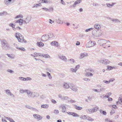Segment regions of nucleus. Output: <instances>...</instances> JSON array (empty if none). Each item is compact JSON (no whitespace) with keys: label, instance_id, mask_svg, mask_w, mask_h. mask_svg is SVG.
<instances>
[{"label":"nucleus","instance_id":"c756f323","mask_svg":"<svg viewBox=\"0 0 122 122\" xmlns=\"http://www.w3.org/2000/svg\"><path fill=\"white\" fill-rule=\"evenodd\" d=\"M7 43L6 42H5V41H3L2 43V47L3 49H5V46Z\"/></svg>","mask_w":122,"mask_h":122},{"label":"nucleus","instance_id":"9b49d317","mask_svg":"<svg viewBox=\"0 0 122 122\" xmlns=\"http://www.w3.org/2000/svg\"><path fill=\"white\" fill-rule=\"evenodd\" d=\"M58 57L60 59L63 61H67V58L66 56L62 55H58Z\"/></svg>","mask_w":122,"mask_h":122},{"label":"nucleus","instance_id":"412c9836","mask_svg":"<svg viewBox=\"0 0 122 122\" xmlns=\"http://www.w3.org/2000/svg\"><path fill=\"white\" fill-rule=\"evenodd\" d=\"M28 89H20L19 90V92L21 94H23L24 93H27L28 91Z\"/></svg>","mask_w":122,"mask_h":122},{"label":"nucleus","instance_id":"20e7f679","mask_svg":"<svg viewBox=\"0 0 122 122\" xmlns=\"http://www.w3.org/2000/svg\"><path fill=\"white\" fill-rule=\"evenodd\" d=\"M106 40L102 39L99 40L97 41V43L100 46H103L104 44L107 43Z\"/></svg>","mask_w":122,"mask_h":122},{"label":"nucleus","instance_id":"c03bdc74","mask_svg":"<svg viewBox=\"0 0 122 122\" xmlns=\"http://www.w3.org/2000/svg\"><path fill=\"white\" fill-rule=\"evenodd\" d=\"M105 122H113L109 118H106L105 119Z\"/></svg>","mask_w":122,"mask_h":122},{"label":"nucleus","instance_id":"f3484780","mask_svg":"<svg viewBox=\"0 0 122 122\" xmlns=\"http://www.w3.org/2000/svg\"><path fill=\"white\" fill-rule=\"evenodd\" d=\"M88 56V54L87 53H82L80 54V58L81 59H82L85 56Z\"/></svg>","mask_w":122,"mask_h":122},{"label":"nucleus","instance_id":"dca6fc26","mask_svg":"<svg viewBox=\"0 0 122 122\" xmlns=\"http://www.w3.org/2000/svg\"><path fill=\"white\" fill-rule=\"evenodd\" d=\"M119 103L120 104L122 105V94L118 98V101L117 102V104Z\"/></svg>","mask_w":122,"mask_h":122},{"label":"nucleus","instance_id":"58836bf2","mask_svg":"<svg viewBox=\"0 0 122 122\" xmlns=\"http://www.w3.org/2000/svg\"><path fill=\"white\" fill-rule=\"evenodd\" d=\"M114 68V67H113L111 66H108L107 67V70H112V69L113 68Z\"/></svg>","mask_w":122,"mask_h":122},{"label":"nucleus","instance_id":"e433bc0d","mask_svg":"<svg viewBox=\"0 0 122 122\" xmlns=\"http://www.w3.org/2000/svg\"><path fill=\"white\" fill-rule=\"evenodd\" d=\"M6 71L7 72L10 73L11 74H13L14 73V71L12 70L8 69L6 70Z\"/></svg>","mask_w":122,"mask_h":122},{"label":"nucleus","instance_id":"de8ad7c7","mask_svg":"<svg viewBox=\"0 0 122 122\" xmlns=\"http://www.w3.org/2000/svg\"><path fill=\"white\" fill-rule=\"evenodd\" d=\"M105 64L107 65L109 64L110 63V61L109 60L105 59Z\"/></svg>","mask_w":122,"mask_h":122},{"label":"nucleus","instance_id":"49530a36","mask_svg":"<svg viewBox=\"0 0 122 122\" xmlns=\"http://www.w3.org/2000/svg\"><path fill=\"white\" fill-rule=\"evenodd\" d=\"M23 18V16L22 15H19L16 16L15 17V19L17 18Z\"/></svg>","mask_w":122,"mask_h":122},{"label":"nucleus","instance_id":"09e8293b","mask_svg":"<svg viewBox=\"0 0 122 122\" xmlns=\"http://www.w3.org/2000/svg\"><path fill=\"white\" fill-rule=\"evenodd\" d=\"M26 107L28 108H29L31 109H32L33 110H37L36 109H35L32 107H31L29 106H26Z\"/></svg>","mask_w":122,"mask_h":122},{"label":"nucleus","instance_id":"f704fd0d","mask_svg":"<svg viewBox=\"0 0 122 122\" xmlns=\"http://www.w3.org/2000/svg\"><path fill=\"white\" fill-rule=\"evenodd\" d=\"M69 97L66 96H63V97L62 98V100H69Z\"/></svg>","mask_w":122,"mask_h":122},{"label":"nucleus","instance_id":"603ef678","mask_svg":"<svg viewBox=\"0 0 122 122\" xmlns=\"http://www.w3.org/2000/svg\"><path fill=\"white\" fill-rule=\"evenodd\" d=\"M46 73H47V75L49 77V78L50 79H51L52 78V77H51V76L49 72H47Z\"/></svg>","mask_w":122,"mask_h":122},{"label":"nucleus","instance_id":"39448f33","mask_svg":"<svg viewBox=\"0 0 122 122\" xmlns=\"http://www.w3.org/2000/svg\"><path fill=\"white\" fill-rule=\"evenodd\" d=\"M64 104H61L59 107L61 109V111L62 112H65L66 110V107Z\"/></svg>","mask_w":122,"mask_h":122},{"label":"nucleus","instance_id":"13d9d810","mask_svg":"<svg viewBox=\"0 0 122 122\" xmlns=\"http://www.w3.org/2000/svg\"><path fill=\"white\" fill-rule=\"evenodd\" d=\"M93 91L97 93H100L99 90L95 89H92Z\"/></svg>","mask_w":122,"mask_h":122},{"label":"nucleus","instance_id":"774afa93","mask_svg":"<svg viewBox=\"0 0 122 122\" xmlns=\"http://www.w3.org/2000/svg\"><path fill=\"white\" fill-rule=\"evenodd\" d=\"M8 120L11 122H15L12 118H8Z\"/></svg>","mask_w":122,"mask_h":122},{"label":"nucleus","instance_id":"5fc2aeb1","mask_svg":"<svg viewBox=\"0 0 122 122\" xmlns=\"http://www.w3.org/2000/svg\"><path fill=\"white\" fill-rule=\"evenodd\" d=\"M58 96L59 98H60L62 100V98H63V96H62L61 94H59L58 95Z\"/></svg>","mask_w":122,"mask_h":122},{"label":"nucleus","instance_id":"bf43d9fd","mask_svg":"<svg viewBox=\"0 0 122 122\" xmlns=\"http://www.w3.org/2000/svg\"><path fill=\"white\" fill-rule=\"evenodd\" d=\"M42 56H43L44 57L46 58H49L50 57V56H49V55H42Z\"/></svg>","mask_w":122,"mask_h":122},{"label":"nucleus","instance_id":"ea45409f","mask_svg":"<svg viewBox=\"0 0 122 122\" xmlns=\"http://www.w3.org/2000/svg\"><path fill=\"white\" fill-rule=\"evenodd\" d=\"M87 116H86L85 115H82L80 117V118L84 119H86Z\"/></svg>","mask_w":122,"mask_h":122},{"label":"nucleus","instance_id":"3c124183","mask_svg":"<svg viewBox=\"0 0 122 122\" xmlns=\"http://www.w3.org/2000/svg\"><path fill=\"white\" fill-rule=\"evenodd\" d=\"M56 22L58 24L61 23V20L60 18H59L58 20H56Z\"/></svg>","mask_w":122,"mask_h":122},{"label":"nucleus","instance_id":"37998d69","mask_svg":"<svg viewBox=\"0 0 122 122\" xmlns=\"http://www.w3.org/2000/svg\"><path fill=\"white\" fill-rule=\"evenodd\" d=\"M16 48L17 49L23 51H25V49L24 48H18L17 47H16Z\"/></svg>","mask_w":122,"mask_h":122},{"label":"nucleus","instance_id":"0eeeda50","mask_svg":"<svg viewBox=\"0 0 122 122\" xmlns=\"http://www.w3.org/2000/svg\"><path fill=\"white\" fill-rule=\"evenodd\" d=\"M6 94L9 96L14 97V95L12 94L10 91L9 89H7L5 90Z\"/></svg>","mask_w":122,"mask_h":122},{"label":"nucleus","instance_id":"864d4df0","mask_svg":"<svg viewBox=\"0 0 122 122\" xmlns=\"http://www.w3.org/2000/svg\"><path fill=\"white\" fill-rule=\"evenodd\" d=\"M40 99L42 100L46 98V97L44 95H41L40 96Z\"/></svg>","mask_w":122,"mask_h":122},{"label":"nucleus","instance_id":"423d86ee","mask_svg":"<svg viewBox=\"0 0 122 122\" xmlns=\"http://www.w3.org/2000/svg\"><path fill=\"white\" fill-rule=\"evenodd\" d=\"M62 87L65 89H68L70 88V85L67 82H64L63 83Z\"/></svg>","mask_w":122,"mask_h":122},{"label":"nucleus","instance_id":"4c0bfd02","mask_svg":"<svg viewBox=\"0 0 122 122\" xmlns=\"http://www.w3.org/2000/svg\"><path fill=\"white\" fill-rule=\"evenodd\" d=\"M68 101L71 103H75L76 102L75 101L69 98V100H68Z\"/></svg>","mask_w":122,"mask_h":122},{"label":"nucleus","instance_id":"5701e85b","mask_svg":"<svg viewBox=\"0 0 122 122\" xmlns=\"http://www.w3.org/2000/svg\"><path fill=\"white\" fill-rule=\"evenodd\" d=\"M85 75L88 76H93V74L91 73L87 72L85 74Z\"/></svg>","mask_w":122,"mask_h":122},{"label":"nucleus","instance_id":"4468645a","mask_svg":"<svg viewBox=\"0 0 122 122\" xmlns=\"http://www.w3.org/2000/svg\"><path fill=\"white\" fill-rule=\"evenodd\" d=\"M24 23V20L21 19H19L17 20L15 22V23H19L20 25H22L23 23Z\"/></svg>","mask_w":122,"mask_h":122},{"label":"nucleus","instance_id":"680f3d73","mask_svg":"<svg viewBox=\"0 0 122 122\" xmlns=\"http://www.w3.org/2000/svg\"><path fill=\"white\" fill-rule=\"evenodd\" d=\"M83 80L85 81H90V80L88 78H84L83 79Z\"/></svg>","mask_w":122,"mask_h":122},{"label":"nucleus","instance_id":"2f4dec72","mask_svg":"<svg viewBox=\"0 0 122 122\" xmlns=\"http://www.w3.org/2000/svg\"><path fill=\"white\" fill-rule=\"evenodd\" d=\"M37 44L39 47H42L44 46V44L41 42H38L37 43Z\"/></svg>","mask_w":122,"mask_h":122},{"label":"nucleus","instance_id":"6e6d98bb","mask_svg":"<svg viewBox=\"0 0 122 122\" xmlns=\"http://www.w3.org/2000/svg\"><path fill=\"white\" fill-rule=\"evenodd\" d=\"M41 1V3H45L47 4L48 3V1L47 0H42Z\"/></svg>","mask_w":122,"mask_h":122},{"label":"nucleus","instance_id":"cd10ccee","mask_svg":"<svg viewBox=\"0 0 122 122\" xmlns=\"http://www.w3.org/2000/svg\"><path fill=\"white\" fill-rule=\"evenodd\" d=\"M105 59H103V60L101 59L100 60H98V62L103 64H105V62L106 61Z\"/></svg>","mask_w":122,"mask_h":122},{"label":"nucleus","instance_id":"f257e3e1","mask_svg":"<svg viewBox=\"0 0 122 122\" xmlns=\"http://www.w3.org/2000/svg\"><path fill=\"white\" fill-rule=\"evenodd\" d=\"M98 109V107L97 106L94 107L92 109H87L86 111L87 113L89 114H91L97 111Z\"/></svg>","mask_w":122,"mask_h":122},{"label":"nucleus","instance_id":"7c9ffc66","mask_svg":"<svg viewBox=\"0 0 122 122\" xmlns=\"http://www.w3.org/2000/svg\"><path fill=\"white\" fill-rule=\"evenodd\" d=\"M38 54V53L35 52H34L33 54H31L30 55L34 57H37L38 56V54Z\"/></svg>","mask_w":122,"mask_h":122},{"label":"nucleus","instance_id":"4be33fe9","mask_svg":"<svg viewBox=\"0 0 122 122\" xmlns=\"http://www.w3.org/2000/svg\"><path fill=\"white\" fill-rule=\"evenodd\" d=\"M95 28L97 29L98 30L101 28V26L100 25L98 24H96L94 25Z\"/></svg>","mask_w":122,"mask_h":122},{"label":"nucleus","instance_id":"a18cd8bd","mask_svg":"<svg viewBox=\"0 0 122 122\" xmlns=\"http://www.w3.org/2000/svg\"><path fill=\"white\" fill-rule=\"evenodd\" d=\"M70 71L72 72H76V69L73 68H71L70 69Z\"/></svg>","mask_w":122,"mask_h":122},{"label":"nucleus","instance_id":"9d476101","mask_svg":"<svg viewBox=\"0 0 122 122\" xmlns=\"http://www.w3.org/2000/svg\"><path fill=\"white\" fill-rule=\"evenodd\" d=\"M21 35V34L19 33H16L15 34V36L18 39V41L19 42H20L21 41L19 40V39H20V40H22V39L20 38V36Z\"/></svg>","mask_w":122,"mask_h":122},{"label":"nucleus","instance_id":"6ab92c4d","mask_svg":"<svg viewBox=\"0 0 122 122\" xmlns=\"http://www.w3.org/2000/svg\"><path fill=\"white\" fill-rule=\"evenodd\" d=\"M81 2V0H78L74 2L73 6L74 7H76V5L79 4Z\"/></svg>","mask_w":122,"mask_h":122},{"label":"nucleus","instance_id":"69168bd1","mask_svg":"<svg viewBox=\"0 0 122 122\" xmlns=\"http://www.w3.org/2000/svg\"><path fill=\"white\" fill-rule=\"evenodd\" d=\"M25 81L26 80L27 81H30L32 80V79L30 77H27L26 78H25Z\"/></svg>","mask_w":122,"mask_h":122},{"label":"nucleus","instance_id":"7ed1b4c3","mask_svg":"<svg viewBox=\"0 0 122 122\" xmlns=\"http://www.w3.org/2000/svg\"><path fill=\"white\" fill-rule=\"evenodd\" d=\"M96 42L95 41H90L86 44V47L87 48H90L95 45Z\"/></svg>","mask_w":122,"mask_h":122},{"label":"nucleus","instance_id":"338daca9","mask_svg":"<svg viewBox=\"0 0 122 122\" xmlns=\"http://www.w3.org/2000/svg\"><path fill=\"white\" fill-rule=\"evenodd\" d=\"M74 117H79V115H78V114H77V113H74Z\"/></svg>","mask_w":122,"mask_h":122},{"label":"nucleus","instance_id":"0e129e2a","mask_svg":"<svg viewBox=\"0 0 122 122\" xmlns=\"http://www.w3.org/2000/svg\"><path fill=\"white\" fill-rule=\"evenodd\" d=\"M80 65H77L76 66L75 69L77 71L79 68Z\"/></svg>","mask_w":122,"mask_h":122},{"label":"nucleus","instance_id":"8fccbe9b","mask_svg":"<svg viewBox=\"0 0 122 122\" xmlns=\"http://www.w3.org/2000/svg\"><path fill=\"white\" fill-rule=\"evenodd\" d=\"M25 78H24L23 77H19V79L21 81H25Z\"/></svg>","mask_w":122,"mask_h":122},{"label":"nucleus","instance_id":"79ce46f5","mask_svg":"<svg viewBox=\"0 0 122 122\" xmlns=\"http://www.w3.org/2000/svg\"><path fill=\"white\" fill-rule=\"evenodd\" d=\"M86 119L88 121L91 122H92L94 121V119L92 118L89 117L88 116H87Z\"/></svg>","mask_w":122,"mask_h":122},{"label":"nucleus","instance_id":"bb28decb","mask_svg":"<svg viewBox=\"0 0 122 122\" xmlns=\"http://www.w3.org/2000/svg\"><path fill=\"white\" fill-rule=\"evenodd\" d=\"M115 3H112V4H111L109 3H107L106 5L108 7L111 8L115 5Z\"/></svg>","mask_w":122,"mask_h":122},{"label":"nucleus","instance_id":"473e14b6","mask_svg":"<svg viewBox=\"0 0 122 122\" xmlns=\"http://www.w3.org/2000/svg\"><path fill=\"white\" fill-rule=\"evenodd\" d=\"M48 35V39L49 38H52L53 37H54L53 34L51 33L49 34Z\"/></svg>","mask_w":122,"mask_h":122},{"label":"nucleus","instance_id":"393cba45","mask_svg":"<svg viewBox=\"0 0 122 122\" xmlns=\"http://www.w3.org/2000/svg\"><path fill=\"white\" fill-rule=\"evenodd\" d=\"M7 55L8 57H10L11 59H14L15 58V56L12 54H7Z\"/></svg>","mask_w":122,"mask_h":122},{"label":"nucleus","instance_id":"6e6552de","mask_svg":"<svg viewBox=\"0 0 122 122\" xmlns=\"http://www.w3.org/2000/svg\"><path fill=\"white\" fill-rule=\"evenodd\" d=\"M33 116L35 118L38 119V120H41L43 118L41 116L37 114H34Z\"/></svg>","mask_w":122,"mask_h":122},{"label":"nucleus","instance_id":"052dcab7","mask_svg":"<svg viewBox=\"0 0 122 122\" xmlns=\"http://www.w3.org/2000/svg\"><path fill=\"white\" fill-rule=\"evenodd\" d=\"M54 10L53 8L51 7H50L48 9V11H52Z\"/></svg>","mask_w":122,"mask_h":122},{"label":"nucleus","instance_id":"a878e982","mask_svg":"<svg viewBox=\"0 0 122 122\" xmlns=\"http://www.w3.org/2000/svg\"><path fill=\"white\" fill-rule=\"evenodd\" d=\"M74 107L76 109L78 110H80L82 109V107L77 106L76 105H74Z\"/></svg>","mask_w":122,"mask_h":122},{"label":"nucleus","instance_id":"72a5a7b5","mask_svg":"<svg viewBox=\"0 0 122 122\" xmlns=\"http://www.w3.org/2000/svg\"><path fill=\"white\" fill-rule=\"evenodd\" d=\"M86 71L87 72V71L89 72H91L92 73L94 72V71L93 69L91 68L86 69Z\"/></svg>","mask_w":122,"mask_h":122},{"label":"nucleus","instance_id":"c85d7f7f","mask_svg":"<svg viewBox=\"0 0 122 122\" xmlns=\"http://www.w3.org/2000/svg\"><path fill=\"white\" fill-rule=\"evenodd\" d=\"M106 89L104 87H102L100 89L99 91L100 93H101L102 92H104L106 90Z\"/></svg>","mask_w":122,"mask_h":122},{"label":"nucleus","instance_id":"f8f14e48","mask_svg":"<svg viewBox=\"0 0 122 122\" xmlns=\"http://www.w3.org/2000/svg\"><path fill=\"white\" fill-rule=\"evenodd\" d=\"M27 95L28 97L30 98L33 97V92H31L28 90L27 92Z\"/></svg>","mask_w":122,"mask_h":122},{"label":"nucleus","instance_id":"a19ab883","mask_svg":"<svg viewBox=\"0 0 122 122\" xmlns=\"http://www.w3.org/2000/svg\"><path fill=\"white\" fill-rule=\"evenodd\" d=\"M109 18L113 22H119L120 21L119 20L117 19H111L110 18Z\"/></svg>","mask_w":122,"mask_h":122},{"label":"nucleus","instance_id":"b1692460","mask_svg":"<svg viewBox=\"0 0 122 122\" xmlns=\"http://www.w3.org/2000/svg\"><path fill=\"white\" fill-rule=\"evenodd\" d=\"M39 94L38 93L35 92H33V97H37L39 96Z\"/></svg>","mask_w":122,"mask_h":122},{"label":"nucleus","instance_id":"ddd939ff","mask_svg":"<svg viewBox=\"0 0 122 122\" xmlns=\"http://www.w3.org/2000/svg\"><path fill=\"white\" fill-rule=\"evenodd\" d=\"M31 17L30 16H27L25 20H24V23L27 24L30 21Z\"/></svg>","mask_w":122,"mask_h":122},{"label":"nucleus","instance_id":"e2e57ef3","mask_svg":"<svg viewBox=\"0 0 122 122\" xmlns=\"http://www.w3.org/2000/svg\"><path fill=\"white\" fill-rule=\"evenodd\" d=\"M39 4H35L33 5V7H37L39 6Z\"/></svg>","mask_w":122,"mask_h":122},{"label":"nucleus","instance_id":"2eb2a0df","mask_svg":"<svg viewBox=\"0 0 122 122\" xmlns=\"http://www.w3.org/2000/svg\"><path fill=\"white\" fill-rule=\"evenodd\" d=\"M12 0H4V2L6 5L8 6L11 4Z\"/></svg>","mask_w":122,"mask_h":122},{"label":"nucleus","instance_id":"4d7b16f0","mask_svg":"<svg viewBox=\"0 0 122 122\" xmlns=\"http://www.w3.org/2000/svg\"><path fill=\"white\" fill-rule=\"evenodd\" d=\"M93 28H89L88 29H86L85 30V31L86 32H87L89 31H90L91 30H93Z\"/></svg>","mask_w":122,"mask_h":122},{"label":"nucleus","instance_id":"f03ea898","mask_svg":"<svg viewBox=\"0 0 122 122\" xmlns=\"http://www.w3.org/2000/svg\"><path fill=\"white\" fill-rule=\"evenodd\" d=\"M70 88L72 90L75 92L77 91L78 90V87L73 83H71L70 84Z\"/></svg>","mask_w":122,"mask_h":122},{"label":"nucleus","instance_id":"a211bd4d","mask_svg":"<svg viewBox=\"0 0 122 122\" xmlns=\"http://www.w3.org/2000/svg\"><path fill=\"white\" fill-rule=\"evenodd\" d=\"M51 44L52 46H55L56 47H58V42L55 41L51 42Z\"/></svg>","mask_w":122,"mask_h":122},{"label":"nucleus","instance_id":"c9c22d12","mask_svg":"<svg viewBox=\"0 0 122 122\" xmlns=\"http://www.w3.org/2000/svg\"><path fill=\"white\" fill-rule=\"evenodd\" d=\"M69 60L70 62V63L71 64H73L75 62V60L72 59H70Z\"/></svg>","mask_w":122,"mask_h":122},{"label":"nucleus","instance_id":"1a4fd4ad","mask_svg":"<svg viewBox=\"0 0 122 122\" xmlns=\"http://www.w3.org/2000/svg\"><path fill=\"white\" fill-rule=\"evenodd\" d=\"M41 40L43 41H46L48 39V35H45L43 36L41 38Z\"/></svg>","mask_w":122,"mask_h":122},{"label":"nucleus","instance_id":"aec40b11","mask_svg":"<svg viewBox=\"0 0 122 122\" xmlns=\"http://www.w3.org/2000/svg\"><path fill=\"white\" fill-rule=\"evenodd\" d=\"M49 107V105L48 104H44L41 105V108L47 109Z\"/></svg>","mask_w":122,"mask_h":122}]
</instances>
